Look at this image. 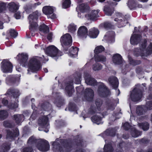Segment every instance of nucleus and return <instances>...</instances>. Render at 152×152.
<instances>
[{
    "label": "nucleus",
    "instance_id": "1",
    "mask_svg": "<svg viewBox=\"0 0 152 152\" xmlns=\"http://www.w3.org/2000/svg\"><path fill=\"white\" fill-rule=\"evenodd\" d=\"M43 56V59L38 56L34 57L31 58L28 63V69L27 74L28 75L33 72L39 70L41 67L40 61L43 60L44 62L48 61V58H45Z\"/></svg>",
    "mask_w": 152,
    "mask_h": 152
},
{
    "label": "nucleus",
    "instance_id": "2",
    "mask_svg": "<svg viewBox=\"0 0 152 152\" xmlns=\"http://www.w3.org/2000/svg\"><path fill=\"white\" fill-rule=\"evenodd\" d=\"M28 142L31 144L37 142V148L39 150L42 151H47L49 148V144L46 141L36 140L33 137H31L29 138Z\"/></svg>",
    "mask_w": 152,
    "mask_h": 152
},
{
    "label": "nucleus",
    "instance_id": "3",
    "mask_svg": "<svg viewBox=\"0 0 152 152\" xmlns=\"http://www.w3.org/2000/svg\"><path fill=\"white\" fill-rule=\"evenodd\" d=\"M39 15V12L36 11L29 16L28 18L29 21V29L31 31H34L37 29L38 25L36 21Z\"/></svg>",
    "mask_w": 152,
    "mask_h": 152
},
{
    "label": "nucleus",
    "instance_id": "4",
    "mask_svg": "<svg viewBox=\"0 0 152 152\" xmlns=\"http://www.w3.org/2000/svg\"><path fill=\"white\" fill-rule=\"evenodd\" d=\"M140 86L137 87L132 91L130 94L131 100L134 102L138 101L140 99L142 96V92L141 89L138 88Z\"/></svg>",
    "mask_w": 152,
    "mask_h": 152
},
{
    "label": "nucleus",
    "instance_id": "5",
    "mask_svg": "<svg viewBox=\"0 0 152 152\" xmlns=\"http://www.w3.org/2000/svg\"><path fill=\"white\" fill-rule=\"evenodd\" d=\"M43 49L46 54L52 57H56L61 56L60 52H58L57 48L53 45H51L47 47L45 50Z\"/></svg>",
    "mask_w": 152,
    "mask_h": 152
},
{
    "label": "nucleus",
    "instance_id": "6",
    "mask_svg": "<svg viewBox=\"0 0 152 152\" xmlns=\"http://www.w3.org/2000/svg\"><path fill=\"white\" fill-rule=\"evenodd\" d=\"M1 70L5 73H11L12 71L13 66L11 63L8 60H4L1 62Z\"/></svg>",
    "mask_w": 152,
    "mask_h": 152
},
{
    "label": "nucleus",
    "instance_id": "7",
    "mask_svg": "<svg viewBox=\"0 0 152 152\" xmlns=\"http://www.w3.org/2000/svg\"><path fill=\"white\" fill-rule=\"evenodd\" d=\"M60 42L62 46L70 45L72 42V37L69 34H66L61 37Z\"/></svg>",
    "mask_w": 152,
    "mask_h": 152
},
{
    "label": "nucleus",
    "instance_id": "8",
    "mask_svg": "<svg viewBox=\"0 0 152 152\" xmlns=\"http://www.w3.org/2000/svg\"><path fill=\"white\" fill-rule=\"evenodd\" d=\"M54 10L53 7L46 6L43 7L42 11L45 15H50L48 16L49 18L54 19L56 17V15L54 14L51 15L53 13Z\"/></svg>",
    "mask_w": 152,
    "mask_h": 152
},
{
    "label": "nucleus",
    "instance_id": "9",
    "mask_svg": "<svg viewBox=\"0 0 152 152\" xmlns=\"http://www.w3.org/2000/svg\"><path fill=\"white\" fill-rule=\"evenodd\" d=\"M98 93L102 96H105L109 95L110 91L102 83L99 86L98 89Z\"/></svg>",
    "mask_w": 152,
    "mask_h": 152
},
{
    "label": "nucleus",
    "instance_id": "10",
    "mask_svg": "<svg viewBox=\"0 0 152 152\" xmlns=\"http://www.w3.org/2000/svg\"><path fill=\"white\" fill-rule=\"evenodd\" d=\"M114 32L112 31H109L104 36L103 41H107L109 44H111L114 42Z\"/></svg>",
    "mask_w": 152,
    "mask_h": 152
},
{
    "label": "nucleus",
    "instance_id": "11",
    "mask_svg": "<svg viewBox=\"0 0 152 152\" xmlns=\"http://www.w3.org/2000/svg\"><path fill=\"white\" fill-rule=\"evenodd\" d=\"M99 11L97 10H89L88 13L85 15V17L88 20H94L98 16Z\"/></svg>",
    "mask_w": 152,
    "mask_h": 152
},
{
    "label": "nucleus",
    "instance_id": "12",
    "mask_svg": "<svg viewBox=\"0 0 152 152\" xmlns=\"http://www.w3.org/2000/svg\"><path fill=\"white\" fill-rule=\"evenodd\" d=\"M146 42L145 41H144V43L141 45L140 48V50L142 52V53L143 54H144L143 55L145 56L151 54L152 52V43H150L146 50H143L145 47V43Z\"/></svg>",
    "mask_w": 152,
    "mask_h": 152
},
{
    "label": "nucleus",
    "instance_id": "13",
    "mask_svg": "<svg viewBox=\"0 0 152 152\" xmlns=\"http://www.w3.org/2000/svg\"><path fill=\"white\" fill-rule=\"evenodd\" d=\"M88 29L86 27L83 26L80 27L77 31V35L82 38H86L87 35Z\"/></svg>",
    "mask_w": 152,
    "mask_h": 152
},
{
    "label": "nucleus",
    "instance_id": "14",
    "mask_svg": "<svg viewBox=\"0 0 152 152\" xmlns=\"http://www.w3.org/2000/svg\"><path fill=\"white\" fill-rule=\"evenodd\" d=\"M117 18L115 19V21L117 22V24L118 25V27H121L125 25L128 22L126 20H124L123 21L122 18V15L121 13H117Z\"/></svg>",
    "mask_w": 152,
    "mask_h": 152
},
{
    "label": "nucleus",
    "instance_id": "15",
    "mask_svg": "<svg viewBox=\"0 0 152 152\" xmlns=\"http://www.w3.org/2000/svg\"><path fill=\"white\" fill-rule=\"evenodd\" d=\"M85 96L88 101H91L94 96V91L91 89L87 88L85 90Z\"/></svg>",
    "mask_w": 152,
    "mask_h": 152
},
{
    "label": "nucleus",
    "instance_id": "16",
    "mask_svg": "<svg viewBox=\"0 0 152 152\" xmlns=\"http://www.w3.org/2000/svg\"><path fill=\"white\" fill-rule=\"evenodd\" d=\"M108 82L110 85L114 88H117L118 82V79L115 77H110L108 79Z\"/></svg>",
    "mask_w": 152,
    "mask_h": 152
},
{
    "label": "nucleus",
    "instance_id": "17",
    "mask_svg": "<svg viewBox=\"0 0 152 152\" xmlns=\"http://www.w3.org/2000/svg\"><path fill=\"white\" fill-rule=\"evenodd\" d=\"M28 55L27 53H22L19 54L17 57L21 64H24L28 59Z\"/></svg>",
    "mask_w": 152,
    "mask_h": 152
},
{
    "label": "nucleus",
    "instance_id": "18",
    "mask_svg": "<svg viewBox=\"0 0 152 152\" xmlns=\"http://www.w3.org/2000/svg\"><path fill=\"white\" fill-rule=\"evenodd\" d=\"M113 63L116 65L121 64L124 61L121 56L118 54H116L113 55Z\"/></svg>",
    "mask_w": 152,
    "mask_h": 152
},
{
    "label": "nucleus",
    "instance_id": "19",
    "mask_svg": "<svg viewBox=\"0 0 152 152\" xmlns=\"http://www.w3.org/2000/svg\"><path fill=\"white\" fill-rule=\"evenodd\" d=\"M89 10V7L87 4L85 3L81 4L76 8V10L77 11L79 10L82 12H88Z\"/></svg>",
    "mask_w": 152,
    "mask_h": 152
},
{
    "label": "nucleus",
    "instance_id": "20",
    "mask_svg": "<svg viewBox=\"0 0 152 152\" xmlns=\"http://www.w3.org/2000/svg\"><path fill=\"white\" fill-rule=\"evenodd\" d=\"M48 118L46 116H44L39 118L38 123L39 126L42 128L48 126Z\"/></svg>",
    "mask_w": 152,
    "mask_h": 152
},
{
    "label": "nucleus",
    "instance_id": "21",
    "mask_svg": "<svg viewBox=\"0 0 152 152\" xmlns=\"http://www.w3.org/2000/svg\"><path fill=\"white\" fill-rule=\"evenodd\" d=\"M72 85V81L69 82L65 88V90L69 96H71L74 91Z\"/></svg>",
    "mask_w": 152,
    "mask_h": 152
},
{
    "label": "nucleus",
    "instance_id": "22",
    "mask_svg": "<svg viewBox=\"0 0 152 152\" xmlns=\"http://www.w3.org/2000/svg\"><path fill=\"white\" fill-rule=\"evenodd\" d=\"M7 7L10 11L15 12L18 9L19 4H16L14 2H11L8 4Z\"/></svg>",
    "mask_w": 152,
    "mask_h": 152
},
{
    "label": "nucleus",
    "instance_id": "23",
    "mask_svg": "<svg viewBox=\"0 0 152 152\" xmlns=\"http://www.w3.org/2000/svg\"><path fill=\"white\" fill-rule=\"evenodd\" d=\"M141 36L140 35L133 34L132 35L130 39V43L132 45L137 44L138 43L141 39Z\"/></svg>",
    "mask_w": 152,
    "mask_h": 152
},
{
    "label": "nucleus",
    "instance_id": "24",
    "mask_svg": "<svg viewBox=\"0 0 152 152\" xmlns=\"http://www.w3.org/2000/svg\"><path fill=\"white\" fill-rule=\"evenodd\" d=\"M24 119V116L22 114L15 115H13V120L17 124H19Z\"/></svg>",
    "mask_w": 152,
    "mask_h": 152
},
{
    "label": "nucleus",
    "instance_id": "25",
    "mask_svg": "<svg viewBox=\"0 0 152 152\" xmlns=\"http://www.w3.org/2000/svg\"><path fill=\"white\" fill-rule=\"evenodd\" d=\"M99 33V32L98 29L93 28L90 30L89 35L92 38H96L97 37Z\"/></svg>",
    "mask_w": 152,
    "mask_h": 152
},
{
    "label": "nucleus",
    "instance_id": "26",
    "mask_svg": "<svg viewBox=\"0 0 152 152\" xmlns=\"http://www.w3.org/2000/svg\"><path fill=\"white\" fill-rule=\"evenodd\" d=\"M7 94L14 96V97H17L19 95V91L18 90L12 88L9 89L7 92Z\"/></svg>",
    "mask_w": 152,
    "mask_h": 152
},
{
    "label": "nucleus",
    "instance_id": "27",
    "mask_svg": "<svg viewBox=\"0 0 152 152\" xmlns=\"http://www.w3.org/2000/svg\"><path fill=\"white\" fill-rule=\"evenodd\" d=\"M78 51V48L72 47L70 48L69 55L71 57H75L77 56Z\"/></svg>",
    "mask_w": 152,
    "mask_h": 152
},
{
    "label": "nucleus",
    "instance_id": "28",
    "mask_svg": "<svg viewBox=\"0 0 152 152\" xmlns=\"http://www.w3.org/2000/svg\"><path fill=\"white\" fill-rule=\"evenodd\" d=\"M85 79L86 83L87 85L91 86L96 85V82L95 79L91 77H86Z\"/></svg>",
    "mask_w": 152,
    "mask_h": 152
},
{
    "label": "nucleus",
    "instance_id": "29",
    "mask_svg": "<svg viewBox=\"0 0 152 152\" xmlns=\"http://www.w3.org/2000/svg\"><path fill=\"white\" fill-rule=\"evenodd\" d=\"M39 30L41 34L43 35V33L45 34L48 33L49 31V29L47 26L45 24H43L40 26Z\"/></svg>",
    "mask_w": 152,
    "mask_h": 152
},
{
    "label": "nucleus",
    "instance_id": "30",
    "mask_svg": "<svg viewBox=\"0 0 152 152\" xmlns=\"http://www.w3.org/2000/svg\"><path fill=\"white\" fill-rule=\"evenodd\" d=\"M146 109L144 106H139L136 109V113L139 115L143 114L145 112Z\"/></svg>",
    "mask_w": 152,
    "mask_h": 152
},
{
    "label": "nucleus",
    "instance_id": "31",
    "mask_svg": "<svg viewBox=\"0 0 152 152\" xmlns=\"http://www.w3.org/2000/svg\"><path fill=\"white\" fill-rule=\"evenodd\" d=\"M113 151L114 149L110 143L106 144L104 145V152H113Z\"/></svg>",
    "mask_w": 152,
    "mask_h": 152
},
{
    "label": "nucleus",
    "instance_id": "32",
    "mask_svg": "<svg viewBox=\"0 0 152 152\" xmlns=\"http://www.w3.org/2000/svg\"><path fill=\"white\" fill-rule=\"evenodd\" d=\"M95 60L98 62H105L106 61V58L104 56L97 55L95 56Z\"/></svg>",
    "mask_w": 152,
    "mask_h": 152
},
{
    "label": "nucleus",
    "instance_id": "33",
    "mask_svg": "<svg viewBox=\"0 0 152 152\" xmlns=\"http://www.w3.org/2000/svg\"><path fill=\"white\" fill-rule=\"evenodd\" d=\"M138 126L140 128H142L144 131L148 130L149 127V124L147 122L142 123H139L138 124Z\"/></svg>",
    "mask_w": 152,
    "mask_h": 152
},
{
    "label": "nucleus",
    "instance_id": "34",
    "mask_svg": "<svg viewBox=\"0 0 152 152\" xmlns=\"http://www.w3.org/2000/svg\"><path fill=\"white\" fill-rule=\"evenodd\" d=\"M10 144L8 143H4L1 148L0 152H7L10 149Z\"/></svg>",
    "mask_w": 152,
    "mask_h": 152
},
{
    "label": "nucleus",
    "instance_id": "35",
    "mask_svg": "<svg viewBox=\"0 0 152 152\" xmlns=\"http://www.w3.org/2000/svg\"><path fill=\"white\" fill-rule=\"evenodd\" d=\"M131 130V135L133 137H136L140 135L141 134V133L140 132L136 130L134 128H132Z\"/></svg>",
    "mask_w": 152,
    "mask_h": 152
},
{
    "label": "nucleus",
    "instance_id": "36",
    "mask_svg": "<svg viewBox=\"0 0 152 152\" xmlns=\"http://www.w3.org/2000/svg\"><path fill=\"white\" fill-rule=\"evenodd\" d=\"M7 34L8 36H10L11 37L15 38L17 36L18 33L14 29H10L7 31Z\"/></svg>",
    "mask_w": 152,
    "mask_h": 152
},
{
    "label": "nucleus",
    "instance_id": "37",
    "mask_svg": "<svg viewBox=\"0 0 152 152\" xmlns=\"http://www.w3.org/2000/svg\"><path fill=\"white\" fill-rule=\"evenodd\" d=\"M91 120L94 123L99 124L101 123V118L98 115H95L92 117Z\"/></svg>",
    "mask_w": 152,
    "mask_h": 152
},
{
    "label": "nucleus",
    "instance_id": "38",
    "mask_svg": "<svg viewBox=\"0 0 152 152\" xmlns=\"http://www.w3.org/2000/svg\"><path fill=\"white\" fill-rule=\"evenodd\" d=\"M8 115L7 112L4 110L0 111V120H3L6 119Z\"/></svg>",
    "mask_w": 152,
    "mask_h": 152
},
{
    "label": "nucleus",
    "instance_id": "39",
    "mask_svg": "<svg viewBox=\"0 0 152 152\" xmlns=\"http://www.w3.org/2000/svg\"><path fill=\"white\" fill-rule=\"evenodd\" d=\"M41 108L42 110L48 111L51 108V105L49 103L46 102L41 105Z\"/></svg>",
    "mask_w": 152,
    "mask_h": 152
},
{
    "label": "nucleus",
    "instance_id": "40",
    "mask_svg": "<svg viewBox=\"0 0 152 152\" xmlns=\"http://www.w3.org/2000/svg\"><path fill=\"white\" fill-rule=\"evenodd\" d=\"M129 60V64L135 66L141 63L140 60H133L132 58L129 56L128 57Z\"/></svg>",
    "mask_w": 152,
    "mask_h": 152
},
{
    "label": "nucleus",
    "instance_id": "41",
    "mask_svg": "<svg viewBox=\"0 0 152 152\" xmlns=\"http://www.w3.org/2000/svg\"><path fill=\"white\" fill-rule=\"evenodd\" d=\"M18 107V104L17 102L15 103L14 101L12 100L11 102L9 103L8 105V107L10 109H14L17 108Z\"/></svg>",
    "mask_w": 152,
    "mask_h": 152
},
{
    "label": "nucleus",
    "instance_id": "42",
    "mask_svg": "<svg viewBox=\"0 0 152 152\" xmlns=\"http://www.w3.org/2000/svg\"><path fill=\"white\" fill-rule=\"evenodd\" d=\"M71 3L70 0H64L63 1L62 7L63 8H67L70 6Z\"/></svg>",
    "mask_w": 152,
    "mask_h": 152
},
{
    "label": "nucleus",
    "instance_id": "43",
    "mask_svg": "<svg viewBox=\"0 0 152 152\" xmlns=\"http://www.w3.org/2000/svg\"><path fill=\"white\" fill-rule=\"evenodd\" d=\"M113 9L105 6L104 8V11L105 14L107 15H111L113 12Z\"/></svg>",
    "mask_w": 152,
    "mask_h": 152
},
{
    "label": "nucleus",
    "instance_id": "44",
    "mask_svg": "<svg viewBox=\"0 0 152 152\" xmlns=\"http://www.w3.org/2000/svg\"><path fill=\"white\" fill-rule=\"evenodd\" d=\"M102 68V66L101 64L98 63L94 64L92 66L93 69L95 71H98L101 69Z\"/></svg>",
    "mask_w": 152,
    "mask_h": 152
},
{
    "label": "nucleus",
    "instance_id": "45",
    "mask_svg": "<svg viewBox=\"0 0 152 152\" xmlns=\"http://www.w3.org/2000/svg\"><path fill=\"white\" fill-rule=\"evenodd\" d=\"M76 26L74 24H71L68 26L69 31L73 33L76 30Z\"/></svg>",
    "mask_w": 152,
    "mask_h": 152
},
{
    "label": "nucleus",
    "instance_id": "46",
    "mask_svg": "<svg viewBox=\"0 0 152 152\" xmlns=\"http://www.w3.org/2000/svg\"><path fill=\"white\" fill-rule=\"evenodd\" d=\"M104 48L101 45L96 47L94 51L95 53H98L104 51Z\"/></svg>",
    "mask_w": 152,
    "mask_h": 152
},
{
    "label": "nucleus",
    "instance_id": "47",
    "mask_svg": "<svg viewBox=\"0 0 152 152\" xmlns=\"http://www.w3.org/2000/svg\"><path fill=\"white\" fill-rule=\"evenodd\" d=\"M135 0H129L128 5L130 9H132L134 6L135 4Z\"/></svg>",
    "mask_w": 152,
    "mask_h": 152
},
{
    "label": "nucleus",
    "instance_id": "48",
    "mask_svg": "<svg viewBox=\"0 0 152 152\" xmlns=\"http://www.w3.org/2000/svg\"><path fill=\"white\" fill-rule=\"evenodd\" d=\"M18 133L16 134H13L12 132H10V131H7V138H10L12 139V138L18 136Z\"/></svg>",
    "mask_w": 152,
    "mask_h": 152
},
{
    "label": "nucleus",
    "instance_id": "49",
    "mask_svg": "<svg viewBox=\"0 0 152 152\" xmlns=\"http://www.w3.org/2000/svg\"><path fill=\"white\" fill-rule=\"evenodd\" d=\"M116 130L115 128H112L110 129H108L106 132L109 133V134L111 136H113L116 133Z\"/></svg>",
    "mask_w": 152,
    "mask_h": 152
},
{
    "label": "nucleus",
    "instance_id": "50",
    "mask_svg": "<svg viewBox=\"0 0 152 152\" xmlns=\"http://www.w3.org/2000/svg\"><path fill=\"white\" fill-rule=\"evenodd\" d=\"M6 4L5 3H0V13L2 12L6 9Z\"/></svg>",
    "mask_w": 152,
    "mask_h": 152
},
{
    "label": "nucleus",
    "instance_id": "51",
    "mask_svg": "<svg viewBox=\"0 0 152 152\" xmlns=\"http://www.w3.org/2000/svg\"><path fill=\"white\" fill-rule=\"evenodd\" d=\"M145 109L151 110L152 109V101L147 102L146 105Z\"/></svg>",
    "mask_w": 152,
    "mask_h": 152
},
{
    "label": "nucleus",
    "instance_id": "52",
    "mask_svg": "<svg viewBox=\"0 0 152 152\" xmlns=\"http://www.w3.org/2000/svg\"><path fill=\"white\" fill-rule=\"evenodd\" d=\"M3 126L5 127L9 128H11L12 126L9 121H4L3 123Z\"/></svg>",
    "mask_w": 152,
    "mask_h": 152
},
{
    "label": "nucleus",
    "instance_id": "53",
    "mask_svg": "<svg viewBox=\"0 0 152 152\" xmlns=\"http://www.w3.org/2000/svg\"><path fill=\"white\" fill-rule=\"evenodd\" d=\"M112 26V25L109 22H106L104 24V27L106 28H111Z\"/></svg>",
    "mask_w": 152,
    "mask_h": 152
},
{
    "label": "nucleus",
    "instance_id": "54",
    "mask_svg": "<svg viewBox=\"0 0 152 152\" xmlns=\"http://www.w3.org/2000/svg\"><path fill=\"white\" fill-rule=\"evenodd\" d=\"M32 150L31 148L26 147L23 149V152H32Z\"/></svg>",
    "mask_w": 152,
    "mask_h": 152
},
{
    "label": "nucleus",
    "instance_id": "55",
    "mask_svg": "<svg viewBox=\"0 0 152 152\" xmlns=\"http://www.w3.org/2000/svg\"><path fill=\"white\" fill-rule=\"evenodd\" d=\"M130 126L129 124L127 123H125L123 125V127L126 130H127L130 128Z\"/></svg>",
    "mask_w": 152,
    "mask_h": 152
},
{
    "label": "nucleus",
    "instance_id": "56",
    "mask_svg": "<svg viewBox=\"0 0 152 152\" xmlns=\"http://www.w3.org/2000/svg\"><path fill=\"white\" fill-rule=\"evenodd\" d=\"M96 104L98 107H100L102 104V102L100 99H97L96 101Z\"/></svg>",
    "mask_w": 152,
    "mask_h": 152
},
{
    "label": "nucleus",
    "instance_id": "57",
    "mask_svg": "<svg viewBox=\"0 0 152 152\" xmlns=\"http://www.w3.org/2000/svg\"><path fill=\"white\" fill-rule=\"evenodd\" d=\"M2 104L5 106H8L9 103H8V101L5 99H3L2 100Z\"/></svg>",
    "mask_w": 152,
    "mask_h": 152
},
{
    "label": "nucleus",
    "instance_id": "58",
    "mask_svg": "<svg viewBox=\"0 0 152 152\" xmlns=\"http://www.w3.org/2000/svg\"><path fill=\"white\" fill-rule=\"evenodd\" d=\"M14 16L16 19H19L20 17V13L17 12L14 15Z\"/></svg>",
    "mask_w": 152,
    "mask_h": 152
},
{
    "label": "nucleus",
    "instance_id": "59",
    "mask_svg": "<svg viewBox=\"0 0 152 152\" xmlns=\"http://www.w3.org/2000/svg\"><path fill=\"white\" fill-rule=\"evenodd\" d=\"M88 75V73H87V72H83L82 71L78 75L79 76H80L82 75H83L84 76H87Z\"/></svg>",
    "mask_w": 152,
    "mask_h": 152
},
{
    "label": "nucleus",
    "instance_id": "60",
    "mask_svg": "<svg viewBox=\"0 0 152 152\" xmlns=\"http://www.w3.org/2000/svg\"><path fill=\"white\" fill-rule=\"evenodd\" d=\"M40 4L41 3H40L39 2H38L37 3H35L32 5L31 7V8L35 7L37 6L40 5Z\"/></svg>",
    "mask_w": 152,
    "mask_h": 152
},
{
    "label": "nucleus",
    "instance_id": "61",
    "mask_svg": "<svg viewBox=\"0 0 152 152\" xmlns=\"http://www.w3.org/2000/svg\"><path fill=\"white\" fill-rule=\"evenodd\" d=\"M52 34L51 33H50L48 34V36L47 38L49 40H50L52 39Z\"/></svg>",
    "mask_w": 152,
    "mask_h": 152
},
{
    "label": "nucleus",
    "instance_id": "62",
    "mask_svg": "<svg viewBox=\"0 0 152 152\" xmlns=\"http://www.w3.org/2000/svg\"><path fill=\"white\" fill-rule=\"evenodd\" d=\"M110 105H111V107H109V108L110 109H111L112 110H113L114 108V107H115L114 105L113 104H110Z\"/></svg>",
    "mask_w": 152,
    "mask_h": 152
},
{
    "label": "nucleus",
    "instance_id": "63",
    "mask_svg": "<svg viewBox=\"0 0 152 152\" xmlns=\"http://www.w3.org/2000/svg\"><path fill=\"white\" fill-rule=\"evenodd\" d=\"M3 23L0 21V29H2L3 28Z\"/></svg>",
    "mask_w": 152,
    "mask_h": 152
},
{
    "label": "nucleus",
    "instance_id": "64",
    "mask_svg": "<svg viewBox=\"0 0 152 152\" xmlns=\"http://www.w3.org/2000/svg\"><path fill=\"white\" fill-rule=\"evenodd\" d=\"M75 152H83V150L80 149L78 150H77Z\"/></svg>",
    "mask_w": 152,
    "mask_h": 152
}]
</instances>
